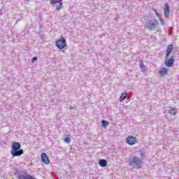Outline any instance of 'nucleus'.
Here are the masks:
<instances>
[{"mask_svg": "<svg viewBox=\"0 0 179 179\" xmlns=\"http://www.w3.org/2000/svg\"><path fill=\"white\" fill-rule=\"evenodd\" d=\"M11 155L13 157H16L17 156H22L23 155V149H20L21 146L20 144L17 142L13 143L11 145Z\"/></svg>", "mask_w": 179, "mask_h": 179, "instance_id": "f257e3e1", "label": "nucleus"}, {"mask_svg": "<svg viewBox=\"0 0 179 179\" xmlns=\"http://www.w3.org/2000/svg\"><path fill=\"white\" fill-rule=\"evenodd\" d=\"M142 163V159H140L139 157L135 156L130 161V166H132L133 169H141Z\"/></svg>", "mask_w": 179, "mask_h": 179, "instance_id": "f03ea898", "label": "nucleus"}, {"mask_svg": "<svg viewBox=\"0 0 179 179\" xmlns=\"http://www.w3.org/2000/svg\"><path fill=\"white\" fill-rule=\"evenodd\" d=\"M56 46L59 50H64V48L66 46V39L65 38L62 37L56 41Z\"/></svg>", "mask_w": 179, "mask_h": 179, "instance_id": "7ed1b4c3", "label": "nucleus"}, {"mask_svg": "<svg viewBox=\"0 0 179 179\" xmlns=\"http://www.w3.org/2000/svg\"><path fill=\"white\" fill-rule=\"evenodd\" d=\"M64 0H50V2L52 5H55V3H59L56 6V10H61L62 9V7L64 6V4L62 3V1Z\"/></svg>", "mask_w": 179, "mask_h": 179, "instance_id": "20e7f679", "label": "nucleus"}, {"mask_svg": "<svg viewBox=\"0 0 179 179\" xmlns=\"http://www.w3.org/2000/svg\"><path fill=\"white\" fill-rule=\"evenodd\" d=\"M136 142H138V139H136V137L135 136H128L126 138V143L131 146L136 145Z\"/></svg>", "mask_w": 179, "mask_h": 179, "instance_id": "39448f33", "label": "nucleus"}, {"mask_svg": "<svg viewBox=\"0 0 179 179\" xmlns=\"http://www.w3.org/2000/svg\"><path fill=\"white\" fill-rule=\"evenodd\" d=\"M157 26H159V22H157V21L155 20L154 22H150L147 27L148 29H149L150 31H152L153 30H157Z\"/></svg>", "mask_w": 179, "mask_h": 179, "instance_id": "423d86ee", "label": "nucleus"}, {"mask_svg": "<svg viewBox=\"0 0 179 179\" xmlns=\"http://www.w3.org/2000/svg\"><path fill=\"white\" fill-rule=\"evenodd\" d=\"M41 160L45 164H50V159H48V157L47 156V154L43 152L41 155Z\"/></svg>", "mask_w": 179, "mask_h": 179, "instance_id": "0eeeda50", "label": "nucleus"}, {"mask_svg": "<svg viewBox=\"0 0 179 179\" xmlns=\"http://www.w3.org/2000/svg\"><path fill=\"white\" fill-rule=\"evenodd\" d=\"M164 15L166 16V17H169V16H170V6H169V4L167 3H166L164 4Z\"/></svg>", "mask_w": 179, "mask_h": 179, "instance_id": "6e6552de", "label": "nucleus"}, {"mask_svg": "<svg viewBox=\"0 0 179 179\" xmlns=\"http://www.w3.org/2000/svg\"><path fill=\"white\" fill-rule=\"evenodd\" d=\"M173 51V44L168 45L166 50V58H169Z\"/></svg>", "mask_w": 179, "mask_h": 179, "instance_id": "1a4fd4ad", "label": "nucleus"}, {"mask_svg": "<svg viewBox=\"0 0 179 179\" xmlns=\"http://www.w3.org/2000/svg\"><path fill=\"white\" fill-rule=\"evenodd\" d=\"M173 64H174V59L169 58L166 60L165 65H166V66H168V68H170V67L173 66Z\"/></svg>", "mask_w": 179, "mask_h": 179, "instance_id": "9d476101", "label": "nucleus"}, {"mask_svg": "<svg viewBox=\"0 0 179 179\" xmlns=\"http://www.w3.org/2000/svg\"><path fill=\"white\" fill-rule=\"evenodd\" d=\"M159 73L161 76H166L169 73V70L166 68H162L159 71Z\"/></svg>", "mask_w": 179, "mask_h": 179, "instance_id": "9b49d317", "label": "nucleus"}, {"mask_svg": "<svg viewBox=\"0 0 179 179\" xmlns=\"http://www.w3.org/2000/svg\"><path fill=\"white\" fill-rule=\"evenodd\" d=\"M19 179H36V178L30 176L29 174L25 173L24 175H20Z\"/></svg>", "mask_w": 179, "mask_h": 179, "instance_id": "f8f14e48", "label": "nucleus"}, {"mask_svg": "<svg viewBox=\"0 0 179 179\" xmlns=\"http://www.w3.org/2000/svg\"><path fill=\"white\" fill-rule=\"evenodd\" d=\"M169 113L170 115H171V116L177 115V108H171L169 110Z\"/></svg>", "mask_w": 179, "mask_h": 179, "instance_id": "ddd939ff", "label": "nucleus"}, {"mask_svg": "<svg viewBox=\"0 0 179 179\" xmlns=\"http://www.w3.org/2000/svg\"><path fill=\"white\" fill-rule=\"evenodd\" d=\"M99 164L101 167H106V166H107V160L100 159L99 162Z\"/></svg>", "mask_w": 179, "mask_h": 179, "instance_id": "4468645a", "label": "nucleus"}, {"mask_svg": "<svg viewBox=\"0 0 179 179\" xmlns=\"http://www.w3.org/2000/svg\"><path fill=\"white\" fill-rule=\"evenodd\" d=\"M126 97H128V93L127 92L122 93L120 96V101H123V100H125Z\"/></svg>", "mask_w": 179, "mask_h": 179, "instance_id": "2eb2a0df", "label": "nucleus"}, {"mask_svg": "<svg viewBox=\"0 0 179 179\" xmlns=\"http://www.w3.org/2000/svg\"><path fill=\"white\" fill-rule=\"evenodd\" d=\"M108 125V122H106V120L102 121V127L105 129H107V126Z\"/></svg>", "mask_w": 179, "mask_h": 179, "instance_id": "dca6fc26", "label": "nucleus"}, {"mask_svg": "<svg viewBox=\"0 0 179 179\" xmlns=\"http://www.w3.org/2000/svg\"><path fill=\"white\" fill-rule=\"evenodd\" d=\"M64 141L66 143H71V138L66 137V138L64 139Z\"/></svg>", "mask_w": 179, "mask_h": 179, "instance_id": "f3484780", "label": "nucleus"}, {"mask_svg": "<svg viewBox=\"0 0 179 179\" xmlns=\"http://www.w3.org/2000/svg\"><path fill=\"white\" fill-rule=\"evenodd\" d=\"M139 66H140L141 69H145V68H146V66H145V64H143V63H141L139 64Z\"/></svg>", "mask_w": 179, "mask_h": 179, "instance_id": "a211bd4d", "label": "nucleus"}, {"mask_svg": "<svg viewBox=\"0 0 179 179\" xmlns=\"http://www.w3.org/2000/svg\"><path fill=\"white\" fill-rule=\"evenodd\" d=\"M37 61V57H34L31 59V62H36Z\"/></svg>", "mask_w": 179, "mask_h": 179, "instance_id": "6ab92c4d", "label": "nucleus"}, {"mask_svg": "<svg viewBox=\"0 0 179 179\" xmlns=\"http://www.w3.org/2000/svg\"><path fill=\"white\" fill-rule=\"evenodd\" d=\"M140 155H141V156H143L145 155V152H140Z\"/></svg>", "mask_w": 179, "mask_h": 179, "instance_id": "aec40b11", "label": "nucleus"}, {"mask_svg": "<svg viewBox=\"0 0 179 179\" xmlns=\"http://www.w3.org/2000/svg\"><path fill=\"white\" fill-rule=\"evenodd\" d=\"M155 12H156L157 16H159V13H157V11H156V10H155Z\"/></svg>", "mask_w": 179, "mask_h": 179, "instance_id": "412c9836", "label": "nucleus"}, {"mask_svg": "<svg viewBox=\"0 0 179 179\" xmlns=\"http://www.w3.org/2000/svg\"><path fill=\"white\" fill-rule=\"evenodd\" d=\"M157 31H159V29H157Z\"/></svg>", "mask_w": 179, "mask_h": 179, "instance_id": "4be33fe9", "label": "nucleus"}]
</instances>
